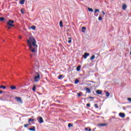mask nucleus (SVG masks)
Instances as JSON below:
<instances>
[{
  "mask_svg": "<svg viewBox=\"0 0 131 131\" xmlns=\"http://www.w3.org/2000/svg\"><path fill=\"white\" fill-rule=\"evenodd\" d=\"M94 107H95V108L98 109L99 108V105H98V104H94Z\"/></svg>",
  "mask_w": 131,
  "mask_h": 131,
  "instance_id": "28",
  "label": "nucleus"
},
{
  "mask_svg": "<svg viewBox=\"0 0 131 131\" xmlns=\"http://www.w3.org/2000/svg\"><path fill=\"white\" fill-rule=\"evenodd\" d=\"M24 127H28V126H29V124H26L24 125Z\"/></svg>",
  "mask_w": 131,
  "mask_h": 131,
  "instance_id": "34",
  "label": "nucleus"
},
{
  "mask_svg": "<svg viewBox=\"0 0 131 131\" xmlns=\"http://www.w3.org/2000/svg\"><path fill=\"white\" fill-rule=\"evenodd\" d=\"M127 100H128V102H131V98H128Z\"/></svg>",
  "mask_w": 131,
  "mask_h": 131,
  "instance_id": "37",
  "label": "nucleus"
},
{
  "mask_svg": "<svg viewBox=\"0 0 131 131\" xmlns=\"http://www.w3.org/2000/svg\"><path fill=\"white\" fill-rule=\"evenodd\" d=\"M102 14H103V15H105V12H104V11H102Z\"/></svg>",
  "mask_w": 131,
  "mask_h": 131,
  "instance_id": "41",
  "label": "nucleus"
},
{
  "mask_svg": "<svg viewBox=\"0 0 131 131\" xmlns=\"http://www.w3.org/2000/svg\"><path fill=\"white\" fill-rule=\"evenodd\" d=\"M85 130H86V131H92V129H91V128H90V127H85Z\"/></svg>",
  "mask_w": 131,
  "mask_h": 131,
  "instance_id": "19",
  "label": "nucleus"
},
{
  "mask_svg": "<svg viewBox=\"0 0 131 131\" xmlns=\"http://www.w3.org/2000/svg\"><path fill=\"white\" fill-rule=\"evenodd\" d=\"M88 10L89 11V12H94V10L90 8H88Z\"/></svg>",
  "mask_w": 131,
  "mask_h": 131,
  "instance_id": "27",
  "label": "nucleus"
},
{
  "mask_svg": "<svg viewBox=\"0 0 131 131\" xmlns=\"http://www.w3.org/2000/svg\"><path fill=\"white\" fill-rule=\"evenodd\" d=\"M33 121H34V119L30 118L28 120V123H30V122H33Z\"/></svg>",
  "mask_w": 131,
  "mask_h": 131,
  "instance_id": "15",
  "label": "nucleus"
},
{
  "mask_svg": "<svg viewBox=\"0 0 131 131\" xmlns=\"http://www.w3.org/2000/svg\"><path fill=\"white\" fill-rule=\"evenodd\" d=\"M119 116H120V117H121L122 118H124V117H125V114L123 113H120L119 114Z\"/></svg>",
  "mask_w": 131,
  "mask_h": 131,
  "instance_id": "6",
  "label": "nucleus"
},
{
  "mask_svg": "<svg viewBox=\"0 0 131 131\" xmlns=\"http://www.w3.org/2000/svg\"><path fill=\"white\" fill-rule=\"evenodd\" d=\"M37 76L34 77V81L35 82H38L40 79V75H39V73H36Z\"/></svg>",
  "mask_w": 131,
  "mask_h": 131,
  "instance_id": "3",
  "label": "nucleus"
},
{
  "mask_svg": "<svg viewBox=\"0 0 131 131\" xmlns=\"http://www.w3.org/2000/svg\"><path fill=\"white\" fill-rule=\"evenodd\" d=\"M0 21H5V18L1 17L0 18Z\"/></svg>",
  "mask_w": 131,
  "mask_h": 131,
  "instance_id": "32",
  "label": "nucleus"
},
{
  "mask_svg": "<svg viewBox=\"0 0 131 131\" xmlns=\"http://www.w3.org/2000/svg\"><path fill=\"white\" fill-rule=\"evenodd\" d=\"M14 23H15V21L14 20H9L7 22V25H8V26H10V27H8V28L10 29V27H14L15 25H13Z\"/></svg>",
  "mask_w": 131,
  "mask_h": 131,
  "instance_id": "2",
  "label": "nucleus"
},
{
  "mask_svg": "<svg viewBox=\"0 0 131 131\" xmlns=\"http://www.w3.org/2000/svg\"><path fill=\"white\" fill-rule=\"evenodd\" d=\"M85 30H86V28L85 27H82V32H85Z\"/></svg>",
  "mask_w": 131,
  "mask_h": 131,
  "instance_id": "13",
  "label": "nucleus"
},
{
  "mask_svg": "<svg viewBox=\"0 0 131 131\" xmlns=\"http://www.w3.org/2000/svg\"><path fill=\"white\" fill-rule=\"evenodd\" d=\"M78 82H79V80H78V79H76L75 80V84H77V83H78Z\"/></svg>",
  "mask_w": 131,
  "mask_h": 131,
  "instance_id": "25",
  "label": "nucleus"
},
{
  "mask_svg": "<svg viewBox=\"0 0 131 131\" xmlns=\"http://www.w3.org/2000/svg\"><path fill=\"white\" fill-rule=\"evenodd\" d=\"M25 3V0H20L19 1L20 5H24Z\"/></svg>",
  "mask_w": 131,
  "mask_h": 131,
  "instance_id": "12",
  "label": "nucleus"
},
{
  "mask_svg": "<svg viewBox=\"0 0 131 131\" xmlns=\"http://www.w3.org/2000/svg\"><path fill=\"white\" fill-rule=\"evenodd\" d=\"M31 29L33 30H35V29H36V27H35V26H32L31 27Z\"/></svg>",
  "mask_w": 131,
  "mask_h": 131,
  "instance_id": "21",
  "label": "nucleus"
},
{
  "mask_svg": "<svg viewBox=\"0 0 131 131\" xmlns=\"http://www.w3.org/2000/svg\"><path fill=\"white\" fill-rule=\"evenodd\" d=\"M38 122L39 123H43V120L42 119V117H39Z\"/></svg>",
  "mask_w": 131,
  "mask_h": 131,
  "instance_id": "7",
  "label": "nucleus"
},
{
  "mask_svg": "<svg viewBox=\"0 0 131 131\" xmlns=\"http://www.w3.org/2000/svg\"><path fill=\"white\" fill-rule=\"evenodd\" d=\"M33 56V54H31V55H30V57H31V58H32V56Z\"/></svg>",
  "mask_w": 131,
  "mask_h": 131,
  "instance_id": "40",
  "label": "nucleus"
},
{
  "mask_svg": "<svg viewBox=\"0 0 131 131\" xmlns=\"http://www.w3.org/2000/svg\"><path fill=\"white\" fill-rule=\"evenodd\" d=\"M15 99L18 103H20V104H22L23 103V101H22V99L21 98V97H15Z\"/></svg>",
  "mask_w": 131,
  "mask_h": 131,
  "instance_id": "4",
  "label": "nucleus"
},
{
  "mask_svg": "<svg viewBox=\"0 0 131 131\" xmlns=\"http://www.w3.org/2000/svg\"><path fill=\"white\" fill-rule=\"evenodd\" d=\"M89 99H91L92 100H93V99H94V97L90 96L89 97Z\"/></svg>",
  "mask_w": 131,
  "mask_h": 131,
  "instance_id": "39",
  "label": "nucleus"
},
{
  "mask_svg": "<svg viewBox=\"0 0 131 131\" xmlns=\"http://www.w3.org/2000/svg\"><path fill=\"white\" fill-rule=\"evenodd\" d=\"M62 77H63V75H59L58 76V79H61V78H62Z\"/></svg>",
  "mask_w": 131,
  "mask_h": 131,
  "instance_id": "30",
  "label": "nucleus"
},
{
  "mask_svg": "<svg viewBox=\"0 0 131 131\" xmlns=\"http://www.w3.org/2000/svg\"><path fill=\"white\" fill-rule=\"evenodd\" d=\"M59 25H60V27H63V22L62 21H60Z\"/></svg>",
  "mask_w": 131,
  "mask_h": 131,
  "instance_id": "24",
  "label": "nucleus"
},
{
  "mask_svg": "<svg viewBox=\"0 0 131 131\" xmlns=\"http://www.w3.org/2000/svg\"><path fill=\"white\" fill-rule=\"evenodd\" d=\"M127 6H126V5H125V4H123L122 5V10H126V8H127Z\"/></svg>",
  "mask_w": 131,
  "mask_h": 131,
  "instance_id": "11",
  "label": "nucleus"
},
{
  "mask_svg": "<svg viewBox=\"0 0 131 131\" xmlns=\"http://www.w3.org/2000/svg\"><path fill=\"white\" fill-rule=\"evenodd\" d=\"M68 39H69L68 43H71V41H72L71 39H72V37H69Z\"/></svg>",
  "mask_w": 131,
  "mask_h": 131,
  "instance_id": "20",
  "label": "nucleus"
},
{
  "mask_svg": "<svg viewBox=\"0 0 131 131\" xmlns=\"http://www.w3.org/2000/svg\"><path fill=\"white\" fill-rule=\"evenodd\" d=\"M90 56V53H88L86 52H85L84 53V55H83V57L84 59H86V58H88V56Z\"/></svg>",
  "mask_w": 131,
  "mask_h": 131,
  "instance_id": "5",
  "label": "nucleus"
},
{
  "mask_svg": "<svg viewBox=\"0 0 131 131\" xmlns=\"http://www.w3.org/2000/svg\"><path fill=\"white\" fill-rule=\"evenodd\" d=\"M102 19H103V18H102V16H99V17L98 20H99V21H101Z\"/></svg>",
  "mask_w": 131,
  "mask_h": 131,
  "instance_id": "33",
  "label": "nucleus"
},
{
  "mask_svg": "<svg viewBox=\"0 0 131 131\" xmlns=\"http://www.w3.org/2000/svg\"><path fill=\"white\" fill-rule=\"evenodd\" d=\"M19 38H22V36H20L19 37Z\"/></svg>",
  "mask_w": 131,
  "mask_h": 131,
  "instance_id": "44",
  "label": "nucleus"
},
{
  "mask_svg": "<svg viewBox=\"0 0 131 131\" xmlns=\"http://www.w3.org/2000/svg\"><path fill=\"white\" fill-rule=\"evenodd\" d=\"M112 1H113V0H112Z\"/></svg>",
  "mask_w": 131,
  "mask_h": 131,
  "instance_id": "46",
  "label": "nucleus"
},
{
  "mask_svg": "<svg viewBox=\"0 0 131 131\" xmlns=\"http://www.w3.org/2000/svg\"><path fill=\"white\" fill-rule=\"evenodd\" d=\"M11 90H12V91H15V90H16V88L15 86L14 85H11L10 86Z\"/></svg>",
  "mask_w": 131,
  "mask_h": 131,
  "instance_id": "8",
  "label": "nucleus"
},
{
  "mask_svg": "<svg viewBox=\"0 0 131 131\" xmlns=\"http://www.w3.org/2000/svg\"><path fill=\"white\" fill-rule=\"evenodd\" d=\"M106 125H108L107 123H102V124H99L98 126H106Z\"/></svg>",
  "mask_w": 131,
  "mask_h": 131,
  "instance_id": "9",
  "label": "nucleus"
},
{
  "mask_svg": "<svg viewBox=\"0 0 131 131\" xmlns=\"http://www.w3.org/2000/svg\"><path fill=\"white\" fill-rule=\"evenodd\" d=\"M29 51L32 53H36L37 52V45H36V40L33 37H30L29 39L27 40Z\"/></svg>",
  "mask_w": 131,
  "mask_h": 131,
  "instance_id": "1",
  "label": "nucleus"
},
{
  "mask_svg": "<svg viewBox=\"0 0 131 131\" xmlns=\"http://www.w3.org/2000/svg\"><path fill=\"white\" fill-rule=\"evenodd\" d=\"M33 92H35L36 91V86L35 85H34L32 88Z\"/></svg>",
  "mask_w": 131,
  "mask_h": 131,
  "instance_id": "14",
  "label": "nucleus"
},
{
  "mask_svg": "<svg viewBox=\"0 0 131 131\" xmlns=\"http://www.w3.org/2000/svg\"><path fill=\"white\" fill-rule=\"evenodd\" d=\"M15 2H17L18 0H15Z\"/></svg>",
  "mask_w": 131,
  "mask_h": 131,
  "instance_id": "45",
  "label": "nucleus"
},
{
  "mask_svg": "<svg viewBox=\"0 0 131 131\" xmlns=\"http://www.w3.org/2000/svg\"><path fill=\"white\" fill-rule=\"evenodd\" d=\"M73 126V125L71 124V123H69L68 124V127H69V128H70V127Z\"/></svg>",
  "mask_w": 131,
  "mask_h": 131,
  "instance_id": "31",
  "label": "nucleus"
},
{
  "mask_svg": "<svg viewBox=\"0 0 131 131\" xmlns=\"http://www.w3.org/2000/svg\"><path fill=\"white\" fill-rule=\"evenodd\" d=\"M81 67V66H78L77 68H76V70L77 71H80V68Z\"/></svg>",
  "mask_w": 131,
  "mask_h": 131,
  "instance_id": "18",
  "label": "nucleus"
},
{
  "mask_svg": "<svg viewBox=\"0 0 131 131\" xmlns=\"http://www.w3.org/2000/svg\"><path fill=\"white\" fill-rule=\"evenodd\" d=\"M77 95H78V97H80V96H81V93H77Z\"/></svg>",
  "mask_w": 131,
  "mask_h": 131,
  "instance_id": "36",
  "label": "nucleus"
},
{
  "mask_svg": "<svg viewBox=\"0 0 131 131\" xmlns=\"http://www.w3.org/2000/svg\"><path fill=\"white\" fill-rule=\"evenodd\" d=\"M88 82H94L93 81H89Z\"/></svg>",
  "mask_w": 131,
  "mask_h": 131,
  "instance_id": "43",
  "label": "nucleus"
},
{
  "mask_svg": "<svg viewBox=\"0 0 131 131\" xmlns=\"http://www.w3.org/2000/svg\"><path fill=\"white\" fill-rule=\"evenodd\" d=\"M0 89H3V90H6L7 89V87L6 86L1 85L0 86Z\"/></svg>",
  "mask_w": 131,
  "mask_h": 131,
  "instance_id": "22",
  "label": "nucleus"
},
{
  "mask_svg": "<svg viewBox=\"0 0 131 131\" xmlns=\"http://www.w3.org/2000/svg\"><path fill=\"white\" fill-rule=\"evenodd\" d=\"M102 91L101 90H97L96 91V94H97V95H102Z\"/></svg>",
  "mask_w": 131,
  "mask_h": 131,
  "instance_id": "10",
  "label": "nucleus"
},
{
  "mask_svg": "<svg viewBox=\"0 0 131 131\" xmlns=\"http://www.w3.org/2000/svg\"><path fill=\"white\" fill-rule=\"evenodd\" d=\"M20 12H21V14H24V11H23V9H21Z\"/></svg>",
  "mask_w": 131,
  "mask_h": 131,
  "instance_id": "38",
  "label": "nucleus"
},
{
  "mask_svg": "<svg viewBox=\"0 0 131 131\" xmlns=\"http://www.w3.org/2000/svg\"><path fill=\"white\" fill-rule=\"evenodd\" d=\"M0 94H3V91H2L0 90Z\"/></svg>",
  "mask_w": 131,
  "mask_h": 131,
  "instance_id": "42",
  "label": "nucleus"
},
{
  "mask_svg": "<svg viewBox=\"0 0 131 131\" xmlns=\"http://www.w3.org/2000/svg\"><path fill=\"white\" fill-rule=\"evenodd\" d=\"M105 94H106V95H105L106 97H109V96H110V93H109V92H106Z\"/></svg>",
  "mask_w": 131,
  "mask_h": 131,
  "instance_id": "26",
  "label": "nucleus"
},
{
  "mask_svg": "<svg viewBox=\"0 0 131 131\" xmlns=\"http://www.w3.org/2000/svg\"><path fill=\"white\" fill-rule=\"evenodd\" d=\"M95 59V55H92L91 56V57L90 58V60H94Z\"/></svg>",
  "mask_w": 131,
  "mask_h": 131,
  "instance_id": "23",
  "label": "nucleus"
},
{
  "mask_svg": "<svg viewBox=\"0 0 131 131\" xmlns=\"http://www.w3.org/2000/svg\"><path fill=\"white\" fill-rule=\"evenodd\" d=\"M29 130L31 131H35V127L33 126L32 128H30Z\"/></svg>",
  "mask_w": 131,
  "mask_h": 131,
  "instance_id": "17",
  "label": "nucleus"
},
{
  "mask_svg": "<svg viewBox=\"0 0 131 131\" xmlns=\"http://www.w3.org/2000/svg\"><path fill=\"white\" fill-rule=\"evenodd\" d=\"M85 91H87V93H88V94H90L91 93V89H90L89 88H86Z\"/></svg>",
  "mask_w": 131,
  "mask_h": 131,
  "instance_id": "16",
  "label": "nucleus"
},
{
  "mask_svg": "<svg viewBox=\"0 0 131 131\" xmlns=\"http://www.w3.org/2000/svg\"><path fill=\"white\" fill-rule=\"evenodd\" d=\"M86 106H87V107H91V103H88L87 104H86Z\"/></svg>",
  "mask_w": 131,
  "mask_h": 131,
  "instance_id": "35",
  "label": "nucleus"
},
{
  "mask_svg": "<svg viewBox=\"0 0 131 131\" xmlns=\"http://www.w3.org/2000/svg\"><path fill=\"white\" fill-rule=\"evenodd\" d=\"M97 12H100V10H99V9H95V11H94L95 14H96V13H97Z\"/></svg>",
  "mask_w": 131,
  "mask_h": 131,
  "instance_id": "29",
  "label": "nucleus"
}]
</instances>
